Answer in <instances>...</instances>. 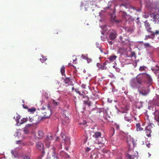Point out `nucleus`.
<instances>
[{"mask_svg": "<svg viewBox=\"0 0 159 159\" xmlns=\"http://www.w3.org/2000/svg\"><path fill=\"white\" fill-rule=\"evenodd\" d=\"M143 81L142 78L139 75L130 81V85L134 88H137L139 93L143 96H146L149 92L148 88L143 85Z\"/></svg>", "mask_w": 159, "mask_h": 159, "instance_id": "f257e3e1", "label": "nucleus"}, {"mask_svg": "<svg viewBox=\"0 0 159 159\" xmlns=\"http://www.w3.org/2000/svg\"><path fill=\"white\" fill-rule=\"evenodd\" d=\"M146 123L148 124V125L146 126L145 128V131L146 134V136L148 137H150L151 136V133H152V129L154 126V125L150 122L149 120H146Z\"/></svg>", "mask_w": 159, "mask_h": 159, "instance_id": "f03ea898", "label": "nucleus"}, {"mask_svg": "<svg viewBox=\"0 0 159 159\" xmlns=\"http://www.w3.org/2000/svg\"><path fill=\"white\" fill-rule=\"evenodd\" d=\"M146 30L149 33H151L152 36H154L159 34V30H156L155 32L152 31V28L150 27V24L146 21L145 24Z\"/></svg>", "mask_w": 159, "mask_h": 159, "instance_id": "7ed1b4c3", "label": "nucleus"}, {"mask_svg": "<svg viewBox=\"0 0 159 159\" xmlns=\"http://www.w3.org/2000/svg\"><path fill=\"white\" fill-rule=\"evenodd\" d=\"M46 107H43V109L44 110V109H46L47 108V110L45 111H43L42 112V113L43 115V117L44 118H48L51 115V109L50 107V105L49 104H48L47 106H46Z\"/></svg>", "mask_w": 159, "mask_h": 159, "instance_id": "20e7f679", "label": "nucleus"}, {"mask_svg": "<svg viewBox=\"0 0 159 159\" xmlns=\"http://www.w3.org/2000/svg\"><path fill=\"white\" fill-rule=\"evenodd\" d=\"M116 31L113 30H111L109 31V37L110 39L114 40L115 39L117 36Z\"/></svg>", "mask_w": 159, "mask_h": 159, "instance_id": "39448f33", "label": "nucleus"}, {"mask_svg": "<svg viewBox=\"0 0 159 159\" xmlns=\"http://www.w3.org/2000/svg\"><path fill=\"white\" fill-rule=\"evenodd\" d=\"M109 63L108 61L106 60L103 62L102 64L101 65H100L99 63H98L97 64V66L99 67V68L100 69L102 70H105L107 69V67L106 66L108 63Z\"/></svg>", "mask_w": 159, "mask_h": 159, "instance_id": "423d86ee", "label": "nucleus"}, {"mask_svg": "<svg viewBox=\"0 0 159 159\" xmlns=\"http://www.w3.org/2000/svg\"><path fill=\"white\" fill-rule=\"evenodd\" d=\"M61 138L64 141L63 142L66 144L69 145L70 144V139L68 137H66L65 135L62 134L61 135Z\"/></svg>", "mask_w": 159, "mask_h": 159, "instance_id": "0eeeda50", "label": "nucleus"}, {"mask_svg": "<svg viewBox=\"0 0 159 159\" xmlns=\"http://www.w3.org/2000/svg\"><path fill=\"white\" fill-rule=\"evenodd\" d=\"M151 16L153 19V21L157 23H159V15L156 13H153Z\"/></svg>", "mask_w": 159, "mask_h": 159, "instance_id": "6e6552de", "label": "nucleus"}, {"mask_svg": "<svg viewBox=\"0 0 159 159\" xmlns=\"http://www.w3.org/2000/svg\"><path fill=\"white\" fill-rule=\"evenodd\" d=\"M36 147L38 149L42 151L44 153V151H43L44 145L43 143L40 142H39L36 143Z\"/></svg>", "mask_w": 159, "mask_h": 159, "instance_id": "1a4fd4ad", "label": "nucleus"}, {"mask_svg": "<svg viewBox=\"0 0 159 159\" xmlns=\"http://www.w3.org/2000/svg\"><path fill=\"white\" fill-rule=\"evenodd\" d=\"M32 125L30 124H28L26 125L23 129V131L26 134H28L29 132V130L31 129V127Z\"/></svg>", "mask_w": 159, "mask_h": 159, "instance_id": "9d476101", "label": "nucleus"}, {"mask_svg": "<svg viewBox=\"0 0 159 159\" xmlns=\"http://www.w3.org/2000/svg\"><path fill=\"white\" fill-rule=\"evenodd\" d=\"M44 136V133L41 130L39 131L35 134L36 137L39 139H42Z\"/></svg>", "mask_w": 159, "mask_h": 159, "instance_id": "9b49d317", "label": "nucleus"}, {"mask_svg": "<svg viewBox=\"0 0 159 159\" xmlns=\"http://www.w3.org/2000/svg\"><path fill=\"white\" fill-rule=\"evenodd\" d=\"M83 98L85 99V100H83L84 103L88 106V107L90 106V102L89 101V98L87 96H83Z\"/></svg>", "mask_w": 159, "mask_h": 159, "instance_id": "f8f14e48", "label": "nucleus"}, {"mask_svg": "<svg viewBox=\"0 0 159 159\" xmlns=\"http://www.w3.org/2000/svg\"><path fill=\"white\" fill-rule=\"evenodd\" d=\"M62 115L63 117L66 119H68L69 116V113L68 111L66 110H63L62 111Z\"/></svg>", "mask_w": 159, "mask_h": 159, "instance_id": "ddd939ff", "label": "nucleus"}, {"mask_svg": "<svg viewBox=\"0 0 159 159\" xmlns=\"http://www.w3.org/2000/svg\"><path fill=\"white\" fill-rule=\"evenodd\" d=\"M155 120L159 123V110H156L154 112Z\"/></svg>", "mask_w": 159, "mask_h": 159, "instance_id": "4468645a", "label": "nucleus"}, {"mask_svg": "<svg viewBox=\"0 0 159 159\" xmlns=\"http://www.w3.org/2000/svg\"><path fill=\"white\" fill-rule=\"evenodd\" d=\"M102 134L100 132H95L93 135V137L96 139L101 138Z\"/></svg>", "mask_w": 159, "mask_h": 159, "instance_id": "2eb2a0df", "label": "nucleus"}, {"mask_svg": "<svg viewBox=\"0 0 159 159\" xmlns=\"http://www.w3.org/2000/svg\"><path fill=\"white\" fill-rule=\"evenodd\" d=\"M132 116L130 114L126 113L124 116L125 120L128 122H130L132 118Z\"/></svg>", "mask_w": 159, "mask_h": 159, "instance_id": "dca6fc26", "label": "nucleus"}, {"mask_svg": "<svg viewBox=\"0 0 159 159\" xmlns=\"http://www.w3.org/2000/svg\"><path fill=\"white\" fill-rule=\"evenodd\" d=\"M68 85V84H61L60 85V87L61 88V89L62 91H67L68 89H67Z\"/></svg>", "mask_w": 159, "mask_h": 159, "instance_id": "f3484780", "label": "nucleus"}, {"mask_svg": "<svg viewBox=\"0 0 159 159\" xmlns=\"http://www.w3.org/2000/svg\"><path fill=\"white\" fill-rule=\"evenodd\" d=\"M136 129L138 131H142L143 130V128L141 127L140 124L139 123L136 124Z\"/></svg>", "mask_w": 159, "mask_h": 159, "instance_id": "a211bd4d", "label": "nucleus"}, {"mask_svg": "<svg viewBox=\"0 0 159 159\" xmlns=\"http://www.w3.org/2000/svg\"><path fill=\"white\" fill-rule=\"evenodd\" d=\"M127 157L129 159H134L136 157V155L134 154L130 155L129 154H127Z\"/></svg>", "mask_w": 159, "mask_h": 159, "instance_id": "6ab92c4d", "label": "nucleus"}, {"mask_svg": "<svg viewBox=\"0 0 159 159\" xmlns=\"http://www.w3.org/2000/svg\"><path fill=\"white\" fill-rule=\"evenodd\" d=\"M11 153L12 154V156L14 158H15L16 157L17 154V153L16 150H12L11 151Z\"/></svg>", "mask_w": 159, "mask_h": 159, "instance_id": "aec40b11", "label": "nucleus"}, {"mask_svg": "<svg viewBox=\"0 0 159 159\" xmlns=\"http://www.w3.org/2000/svg\"><path fill=\"white\" fill-rule=\"evenodd\" d=\"M117 57L115 55L111 56L108 59L111 61H113Z\"/></svg>", "mask_w": 159, "mask_h": 159, "instance_id": "412c9836", "label": "nucleus"}, {"mask_svg": "<svg viewBox=\"0 0 159 159\" xmlns=\"http://www.w3.org/2000/svg\"><path fill=\"white\" fill-rule=\"evenodd\" d=\"M47 139L50 141H51L53 139V137L52 134H49V135H48L46 138V141H47Z\"/></svg>", "mask_w": 159, "mask_h": 159, "instance_id": "4be33fe9", "label": "nucleus"}, {"mask_svg": "<svg viewBox=\"0 0 159 159\" xmlns=\"http://www.w3.org/2000/svg\"><path fill=\"white\" fill-rule=\"evenodd\" d=\"M125 30L127 31L130 33H131L133 31V29L131 27H126Z\"/></svg>", "mask_w": 159, "mask_h": 159, "instance_id": "5701e85b", "label": "nucleus"}, {"mask_svg": "<svg viewBox=\"0 0 159 159\" xmlns=\"http://www.w3.org/2000/svg\"><path fill=\"white\" fill-rule=\"evenodd\" d=\"M47 140V141H46V139H45L44 140V142H45V145L47 146V147H49L51 141H49L48 139Z\"/></svg>", "mask_w": 159, "mask_h": 159, "instance_id": "b1692460", "label": "nucleus"}, {"mask_svg": "<svg viewBox=\"0 0 159 159\" xmlns=\"http://www.w3.org/2000/svg\"><path fill=\"white\" fill-rule=\"evenodd\" d=\"M70 81V79L68 78H66L64 80V83L66 84H68L69 83Z\"/></svg>", "mask_w": 159, "mask_h": 159, "instance_id": "393cba45", "label": "nucleus"}, {"mask_svg": "<svg viewBox=\"0 0 159 159\" xmlns=\"http://www.w3.org/2000/svg\"><path fill=\"white\" fill-rule=\"evenodd\" d=\"M65 68L64 66H63L61 67V74L62 75H63L65 74Z\"/></svg>", "mask_w": 159, "mask_h": 159, "instance_id": "a878e982", "label": "nucleus"}, {"mask_svg": "<svg viewBox=\"0 0 159 159\" xmlns=\"http://www.w3.org/2000/svg\"><path fill=\"white\" fill-rule=\"evenodd\" d=\"M144 46L145 48L152 47V46L148 43H143Z\"/></svg>", "mask_w": 159, "mask_h": 159, "instance_id": "bb28decb", "label": "nucleus"}, {"mask_svg": "<svg viewBox=\"0 0 159 159\" xmlns=\"http://www.w3.org/2000/svg\"><path fill=\"white\" fill-rule=\"evenodd\" d=\"M23 159H30V155H25L24 156Z\"/></svg>", "mask_w": 159, "mask_h": 159, "instance_id": "cd10ccee", "label": "nucleus"}, {"mask_svg": "<svg viewBox=\"0 0 159 159\" xmlns=\"http://www.w3.org/2000/svg\"><path fill=\"white\" fill-rule=\"evenodd\" d=\"M36 111V109L34 107H32L28 109V111L31 113H34Z\"/></svg>", "mask_w": 159, "mask_h": 159, "instance_id": "c85d7f7f", "label": "nucleus"}, {"mask_svg": "<svg viewBox=\"0 0 159 159\" xmlns=\"http://www.w3.org/2000/svg\"><path fill=\"white\" fill-rule=\"evenodd\" d=\"M88 57L87 55H81V58L83 59H84L85 60H86L88 58Z\"/></svg>", "mask_w": 159, "mask_h": 159, "instance_id": "c756f323", "label": "nucleus"}, {"mask_svg": "<svg viewBox=\"0 0 159 159\" xmlns=\"http://www.w3.org/2000/svg\"><path fill=\"white\" fill-rule=\"evenodd\" d=\"M156 70H155V72L156 74H157L158 72L159 71V66H156Z\"/></svg>", "mask_w": 159, "mask_h": 159, "instance_id": "7c9ffc66", "label": "nucleus"}, {"mask_svg": "<svg viewBox=\"0 0 159 159\" xmlns=\"http://www.w3.org/2000/svg\"><path fill=\"white\" fill-rule=\"evenodd\" d=\"M151 35H146L145 36V38H144V39L145 40H147L148 39H151Z\"/></svg>", "mask_w": 159, "mask_h": 159, "instance_id": "2f4dec72", "label": "nucleus"}, {"mask_svg": "<svg viewBox=\"0 0 159 159\" xmlns=\"http://www.w3.org/2000/svg\"><path fill=\"white\" fill-rule=\"evenodd\" d=\"M42 57V58H40V60L41 61V62L43 63V62L44 61H45L47 59L45 58V57L44 58L43 57Z\"/></svg>", "mask_w": 159, "mask_h": 159, "instance_id": "473e14b6", "label": "nucleus"}, {"mask_svg": "<svg viewBox=\"0 0 159 159\" xmlns=\"http://www.w3.org/2000/svg\"><path fill=\"white\" fill-rule=\"evenodd\" d=\"M146 77L148 78V79L149 81L150 82L152 81V78L150 77L149 75H147Z\"/></svg>", "mask_w": 159, "mask_h": 159, "instance_id": "72a5a7b5", "label": "nucleus"}, {"mask_svg": "<svg viewBox=\"0 0 159 159\" xmlns=\"http://www.w3.org/2000/svg\"><path fill=\"white\" fill-rule=\"evenodd\" d=\"M53 153V154L52 155V156H53L54 157L53 159H59L58 157H57V155L55 154L54 152Z\"/></svg>", "mask_w": 159, "mask_h": 159, "instance_id": "f704fd0d", "label": "nucleus"}, {"mask_svg": "<svg viewBox=\"0 0 159 159\" xmlns=\"http://www.w3.org/2000/svg\"><path fill=\"white\" fill-rule=\"evenodd\" d=\"M21 122L20 123V125H20L21 124H22L23 123H24V122H26V119H23V120H21Z\"/></svg>", "mask_w": 159, "mask_h": 159, "instance_id": "c9c22d12", "label": "nucleus"}, {"mask_svg": "<svg viewBox=\"0 0 159 159\" xmlns=\"http://www.w3.org/2000/svg\"><path fill=\"white\" fill-rule=\"evenodd\" d=\"M75 91L77 93L79 94H80V92L78 89H75Z\"/></svg>", "mask_w": 159, "mask_h": 159, "instance_id": "e433bc0d", "label": "nucleus"}, {"mask_svg": "<svg viewBox=\"0 0 159 159\" xmlns=\"http://www.w3.org/2000/svg\"><path fill=\"white\" fill-rule=\"evenodd\" d=\"M144 67L143 66H140L139 69V70L141 71H143L144 70Z\"/></svg>", "mask_w": 159, "mask_h": 159, "instance_id": "4c0bfd02", "label": "nucleus"}, {"mask_svg": "<svg viewBox=\"0 0 159 159\" xmlns=\"http://www.w3.org/2000/svg\"><path fill=\"white\" fill-rule=\"evenodd\" d=\"M76 60H77V58L76 57H75V59L73 60V63L74 64H76Z\"/></svg>", "mask_w": 159, "mask_h": 159, "instance_id": "58836bf2", "label": "nucleus"}, {"mask_svg": "<svg viewBox=\"0 0 159 159\" xmlns=\"http://www.w3.org/2000/svg\"><path fill=\"white\" fill-rule=\"evenodd\" d=\"M29 120L30 121V122H32L34 120V118L33 117H31V118H30V117H29Z\"/></svg>", "mask_w": 159, "mask_h": 159, "instance_id": "ea45409f", "label": "nucleus"}, {"mask_svg": "<svg viewBox=\"0 0 159 159\" xmlns=\"http://www.w3.org/2000/svg\"><path fill=\"white\" fill-rule=\"evenodd\" d=\"M86 60H87L88 63H89L92 61V60L91 59L89 58L88 57V58L86 59Z\"/></svg>", "mask_w": 159, "mask_h": 159, "instance_id": "a19ab883", "label": "nucleus"}, {"mask_svg": "<svg viewBox=\"0 0 159 159\" xmlns=\"http://www.w3.org/2000/svg\"><path fill=\"white\" fill-rule=\"evenodd\" d=\"M131 55L132 57L135 56H136L135 53L134 52H131Z\"/></svg>", "mask_w": 159, "mask_h": 159, "instance_id": "79ce46f5", "label": "nucleus"}, {"mask_svg": "<svg viewBox=\"0 0 159 159\" xmlns=\"http://www.w3.org/2000/svg\"><path fill=\"white\" fill-rule=\"evenodd\" d=\"M137 23L139 25H141V22H140L139 20V19L138 18H137Z\"/></svg>", "mask_w": 159, "mask_h": 159, "instance_id": "37998d69", "label": "nucleus"}, {"mask_svg": "<svg viewBox=\"0 0 159 159\" xmlns=\"http://www.w3.org/2000/svg\"><path fill=\"white\" fill-rule=\"evenodd\" d=\"M91 149L90 148L87 147L86 149V152H88Z\"/></svg>", "mask_w": 159, "mask_h": 159, "instance_id": "c03bdc74", "label": "nucleus"}, {"mask_svg": "<svg viewBox=\"0 0 159 159\" xmlns=\"http://www.w3.org/2000/svg\"><path fill=\"white\" fill-rule=\"evenodd\" d=\"M22 141L20 140H19L16 142V143L17 144H21V143Z\"/></svg>", "mask_w": 159, "mask_h": 159, "instance_id": "a18cd8bd", "label": "nucleus"}, {"mask_svg": "<svg viewBox=\"0 0 159 159\" xmlns=\"http://www.w3.org/2000/svg\"><path fill=\"white\" fill-rule=\"evenodd\" d=\"M115 126H116V128L117 129H118L119 128V125H116Z\"/></svg>", "mask_w": 159, "mask_h": 159, "instance_id": "49530a36", "label": "nucleus"}, {"mask_svg": "<svg viewBox=\"0 0 159 159\" xmlns=\"http://www.w3.org/2000/svg\"><path fill=\"white\" fill-rule=\"evenodd\" d=\"M108 43L110 45H112V42L111 41H108Z\"/></svg>", "mask_w": 159, "mask_h": 159, "instance_id": "de8ad7c7", "label": "nucleus"}, {"mask_svg": "<svg viewBox=\"0 0 159 159\" xmlns=\"http://www.w3.org/2000/svg\"><path fill=\"white\" fill-rule=\"evenodd\" d=\"M85 85L84 84H82V87L84 88H85Z\"/></svg>", "mask_w": 159, "mask_h": 159, "instance_id": "09e8293b", "label": "nucleus"}, {"mask_svg": "<svg viewBox=\"0 0 159 159\" xmlns=\"http://www.w3.org/2000/svg\"><path fill=\"white\" fill-rule=\"evenodd\" d=\"M122 16H127V15H126V13H124L123 14V15Z\"/></svg>", "mask_w": 159, "mask_h": 159, "instance_id": "8fccbe9b", "label": "nucleus"}, {"mask_svg": "<svg viewBox=\"0 0 159 159\" xmlns=\"http://www.w3.org/2000/svg\"><path fill=\"white\" fill-rule=\"evenodd\" d=\"M68 65L69 66H73V65H72L71 63H69Z\"/></svg>", "mask_w": 159, "mask_h": 159, "instance_id": "3c124183", "label": "nucleus"}, {"mask_svg": "<svg viewBox=\"0 0 159 159\" xmlns=\"http://www.w3.org/2000/svg\"><path fill=\"white\" fill-rule=\"evenodd\" d=\"M65 149L67 151H68V147H66L65 148Z\"/></svg>", "mask_w": 159, "mask_h": 159, "instance_id": "603ef678", "label": "nucleus"}, {"mask_svg": "<svg viewBox=\"0 0 159 159\" xmlns=\"http://www.w3.org/2000/svg\"><path fill=\"white\" fill-rule=\"evenodd\" d=\"M120 40L121 41H122L123 40H122V37L121 36H120Z\"/></svg>", "mask_w": 159, "mask_h": 159, "instance_id": "864d4df0", "label": "nucleus"}, {"mask_svg": "<svg viewBox=\"0 0 159 159\" xmlns=\"http://www.w3.org/2000/svg\"><path fill=\"white\" fill-rule=\"evenodd\" d=\"M16 117H17L16 120L18 119L19 120V119H20V117H19V116H17Z\"/></svg>", "mask_w": 159, "mask_h": 159, "instance_id": "5fc2aeb1", "label": "nucleus"}, {"mask_svg": "<svg viewBox=\"0 0 159 159\" xmlns=\"http://www.w3.org/2000/svg\"><path fill=\"white\" fill-rule=\"evenodd\" d=\"M74 87H72V90H74Z\"/></svg>", "mask_w": 159, "mask_h": 159, "instance_id": "6e6d98bb", "label": "nucleus"}, {"mask_svg": "<svg viewBox=\"0 0 159 159\" xmlns=\"http://www.w3.org/2000/svg\"><path fill=\"white\" fill-rule=\"evenodd\" d=\"M113 67L114 68H115V66H113Z\"/></svg>", "mask_w": 159, "mask_h": 159, "instance_id": "4d7b16f0", "label": "nucleus"}, {"mask_svg": "<svg viewBox=\"0 0 159 159\" xmlns=\"http://www.w3.org/2000/svg\"><path fill=\"white\" fill-rule=\"evenodd\" d=\"M112 130L113 131H114V128H113V129H112Z\"/></svg>", "mask_w": 159, "mask_h": 159, "instance_id": "13d9d810", "label": "nucleus"}, {"mask_svg": "<svg viewBox=\"0 0 159 159\" xmlns=\"http://www.w3.org/2000/svg\"><path fill=\"white\" fill-rule=\"evenodd\" d=\"M58 32H57L56 33V34H58Z\"/></svg>", "mask_w": 159, "mask_h": 159, "instance_id": "bf43d9fd", "label": "nucleus"}, {"mask_svg": "<svg viewBox=\"0 0 159 159\" xmlns=\"http://www.w3.org/2000/svg\"><path fill=\"white\" fill-rule=\"evenodd\" d=\"M25 108H26L27 107H24Z\"/></svg>", "mask_w": 159, "mask_h": 159, "instance_id": "052dcab7", "label": "nucleus"}, {"mask_svg": "<svg viewBox=\"0 0 159 159\" xmlns=\"http://www.w3.org/2000/svg\"><path fill=\"white\" fill-rule=\"evenodd\" d=\"M119 159H122V158H121V157H120V158H119Z\"/></svg>", "mask_w": 159, "mask_h": 159, "instance_id": "680f3d73", "label": "nucleus"}, {"mask_svg": "<svg viewBox=\"0 0 159 159\" xmlns=\"http://www.w3.org/2000/svg\"><path fill=\"white\" fill-rule=\"evenodd\" d=\"M158 78L159 79V76L158 77Z\"/></svg>", "mask_w": 159, "mask_h": 159, "instance_id": "e2e57ef3", "label": "nucleus"}, {"mask_svg": "<svg viewBox=\"0 0 159 159\" xmlns=\"http://www.w3.org/2000/svg\"><path fill=\"white\" fill-rule=\"evenodd\" d=\"M158 39H159V37H158Z\"/></svg>", "mask_w": 159, "mask_h": 159, "instance_id": "0e129e2a", "label": "nucleus"}, {"mask_svg": "<svg viewBox=\"0 0 159 159\" xmlns=\"http://www.w3.org/2000/svg\"><path fill=\"white\" fill-rule=\"evenodd\" d=\"M158 49H159V48H158Z\"/></svg>", "mask_w": 159, "mask_h": 159, "instance_id": "69168bd1", "label": "nucleus"}]
</instances>
